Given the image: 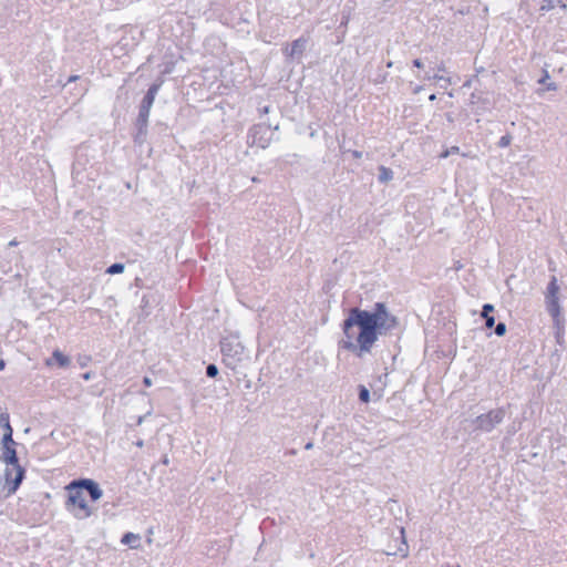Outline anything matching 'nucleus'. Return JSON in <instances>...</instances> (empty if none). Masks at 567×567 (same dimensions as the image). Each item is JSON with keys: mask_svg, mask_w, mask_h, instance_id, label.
Returning <instances> with one entry per match:
<instances>
[{"mask_svg": "<svg viewBox=\"0 0 567 567\" xmlns=\"http://www.w3.org/2000/svg\"><path fill=\"white\" fill-rule=\"evenodd\" d=\"M399 326L398 317L389 311L384 302H375L372 310L353 307L341 323L346 339L340 340L338 346L362 358L371 352L379 336L392 333Z\"/></svg>", "mask_w": 567, "mask_h": 567, "instance_id": "obj_1", "label": "nucleus"}, {"mask_svg": "<svg viewBox=\"0 0 567 567\" xmlns=\"http://www.w3.org/2000/svg\"><path fill=\"white\" fill-rule=\"evenodd\" d=\"M0 445V461L7 465L3 474V488L7 491V495L10 496L13 495L21 486L25 478L27 470L20 464L17 451L19 444L14 441L13 437H1Z\"/></svg>", "mask_w": 567, "mask_h": 567, "instance_id": "obj_2", "label": "nucleus"}, {"mask_svg": "<svg viewBox=\"0 0 567 567\" xmlns=\"http://www.w3.org/2000/svg\"><path fill=\"white\" fill-rule=\"evenodd\" d=\"M65 509L76 519L89 518L93 514V508L89 506L84 498V492L78 478L72 480L66 486Z\"/></svg>", "mask_w": 567, "mask_h": 567, "instance_id": "obj_3", "label": "nucleus"}, {"mask_svg": "<svg viewBox=\"0 0 567 567\" xmlns=\"http://www.w3.org/2000/svg\"><path fill=\"white\" fill-rule=\"evenodd\" d=\"M511 405L507 406H499L493 410H489L486 413H482L477 415L473 421V431L474 432H482V433H489L492 432L497 425H499L507 413V409Z\"/></svg>", "mask_w": 567, "mask_h": 567, "instance_id": "obj_4", "label": "nucleus"}, {"mask_svg": "<svg viewBox=\"0 0 567 567\" xmlns=\"http://www.w3.org/2000/svg\"><path fill=\"white\" fill-rule=\"evenodd\" d=\"M220 351L226 367H229V360H243L246 357L245 348L237 339L224 338L220 341Z\"/></svg>", "mask_w": 567, "mask_h": 567, "instance_id": "obj_5", "label": "nucleus"}, {"mask_svg": "<svg viewBox=\"0 0 567 567\" xmlns=\"http://www.w3.org/2000/svg\"><path fill=\"white\" fill-rule=\"evenodd\" d=\"M274 132L270 126L265 125L262 123L252 125L247 135V142L250 145H256L261 148L268 146L272 138Z\"/></svg>", "mask_w": 567, "mask_h": 567, "instance_id": "obj_6", "label": "nucleus"}, {"mask_svg": "<svg viewBox=\"0 0 567 567\" xmlns=\"http://www.w3.org/2000/svg\"><path fill=\"white\" fill-rule=\"evenodd\" d=\"M162 83H163V81L159 80V81H155L154 83H152L148 86L146 93L144 94V96L138 105V113H137L138 117H143V118H147V120L150 118L151 109L154 104L155 96L162 86Z\"/></svg>", "mask_w": 567, "mask_h": 567, "instance_id": "obj_7", "label": "nucleus"}, {"mask_svg": "<svg viewBox=\"0 0 567 567\" xmlns=\"http://www.w3.org/2000/svg\"><path fill=\"white\" fill-rule=\"evenodd\" d=\"M131 136L135 146L142 147L145 143H147L148 120L136 116L133 122Z\"/></svg>", "mask_w": 567, "mask_h": 567, "instance_id": "obj_8", "label": "nucleus"}, {"mask_svg": "<svg viewBox=\"0 0 567 567\" xmlns=\"http://www.w3.org/2000/svg\"><path fill=\"white\" fill-rule=\"evenodd\" d=\"M78 482H80L83 492L86 493L91 502L95 503L100 498H102L103 489L95 480L87 477H79Z\"/></svg>", "mask_w": 567, "mask_h": 567, "instance_id": "obj_9", "label": "nucleus"}, {"mask_svg": "<svg viewBox=\"0 0 567 567\" xmlns=\"http://www.w3.org/2000/svg\"><path fill=\"white\" fill-rule=\"evenodd\" d=\"M309 42V37L301 35L297 40H295L291 43L290 52L288 53V49L286 48V56L289 55V58L293 61L300 62L307 45Z\"/></svg>", "mask_w": 567, "mask_h": 567, "instance_id": "obj_10", "label": "nucleus"}, {"mask_svg": "<svg viewBox=\"0 0 567 567\" xmlns=\"http://www.w3.org/2000/svg\"><path fill=\"white\" fill-rule=\"evenodd\" d=\"M470 102L473 105L477 104L475 113L480 115L493 109V103L491 102V100L487 96H484L483 93L478 92L477 90H475L470 95Z\"/></svg>", "mask_w": 567, "mask_h": 567, "instance_id": "obj_11", "label": "nucleus"}, {"mask_svg": "<svg viewBox=\"0 0 567 567\" xmlns=\"http://www.w3.org/2000/svg\"><path fill=\"white\" fill-rule=\"evenodd\" d=\"M71 363V360L70 358L64 354L62 351H60L59 349H55L53 352H52V355L51 358H49L47 360V365H52V364H56L59 368H68Z\"/></svg>", "mask_w": 567, "mask_h": 567, "instance_id": "obj_12", "label": "nucleus"}, {"mask_svg": "<svg viewBox=\"0 0 567 567\" xmlns=\"http://www.w3.org/2000/svg\"><path fill=\"white\" fill-rule=\"evenodd\" d=\"M546 309L554 320H557L561 313L559 297H545Z\"/></svg>", "mask_w": 567, "mask_h": 567, "instance_id": "obj_13", "label": "nucleus"}, {"mask_svg": "<svg viewBox=\"0 0 567 567\" xmlns=\"http://www.w3.org/2000/svg\"><path fill=\"white\" fill-rule=\"evenodd\" d=\"M121 543L130 546L132 549L141 547V536L132 532H126L122 535Z\"/></svg>", "mask_w": 567, "mask_h": 567, "instance_id": "obj_14", "label": "nucleus"}, {"mask_svg": "<svg viewBox=\"0 0 567 567\" xmlns=\"http://www.w3.org/2000/svg\"><path fill=\"white\" fill-rule=\"evenodd\" d=\"M0 429L3 430L2 437H13V427L11 426L10 415L7 411L2 412L0 415Z\"/></svg>", "mask_w": 567, "mask_h": 567, "instance_id": "obj_15", "label": "nucleus"}, {"mask_svg": "<svg viewBox=\"0 0 567 567\" xmlns=\"http://www.w3.org/2000/svg\"><path fill=\"white\" fill-rule=\"evenodd\" d=\"M379 174H378V181L381 184H386L388 182L393 179V171L390 167H386L384 165H380L378 167Z\"/></svg>", "mask_w": 567, "mask_h": 567, "instance_id": "obj_16", "label": "nucleus"}, {"mask_svg": "<svg viewBox=\"0 0 567 567\" xmlns=\"http://www.w3.org/2000/svg\"><path fill=\"white\" fill-rule=\"evenodd\" d=\"M559 293V286L557 284V278L555 276H551L548 285H547V291L545 297H558Z\"/></svg>", "mask_w": 567, "mask_h": 567, "instance_id": "obj_17", "label": "nucleus"}, {"mask_svg": "<svg viewBox=\"0 0 567 567\" xmlns=\"http://www.w3.org/2000/svg\"><path fill=\"white\" fill-rule=\"evenodd\" d=\"M550 79L547 70H543V76L538 80V83L546 85L548 91H556L557 84L555 82H548Z\"/></svg>", "mask_w": 567, "mask_h": 567, "instance_id": "obj_18", "label": "nucleus"}, {"mask_svg": "<svg viewBox=\"0 0 567 567\" xmlns=\"http://www.w3.org/2000/svg\"><path fill=\"white\" fill-rule=\"evenodd\" d=\"M358 398L361 403L367 404L370 402V391L365 385H363V384L358 385Z\"/></svg>", "mask_w": 567, "mask_h": 567, "instance_id": "obj_19", "label": "nucleus"}, {"mask_svg": "<svg viewBox=\"0 0 567 567\" xmlns=\"http://www.w3.org/2000/svg\"><path fill=\"white\" fill-rule=\"evenodd\" d=\"M124 270H125V264L114 262L106 268L105 274L120 275V274L124 272Z\"/></svg>", "mask_w": 567, "mask_h": 567, "instance_id": "obj_20", "label": "nucleus"}, {"mask_svg": "<svg viewBox=\"0 0 567 567\" xmlns=\"http://www.w3.org/2000/svg\"><path fill=\"white\" fill-rule=\"evenodd\" d=\"M219 374L218 367L215 363H209L206 367V375L208 378L215 379Z\"/></svg>", "mask_w": 567, "mask_h": 567, "instance_id": "obj_21", "label": "nucleus"}, {"mask_svg": "<svg viewBox=\"0 0 567 567\" xmlns=\"http://www.w3.org/2000/svg\"><path fill=\"white\" fill-rule=\"evenodd\" d=\"M89 81H83L75 87L76 93L74 94L78 99L82 97L89 90L87 87Z\"/></svg>", "mask_w": 567, "mask_h": 567, "instance_id": "obj_22", "label": "nucleus"}, {"mask_svg": "<svg viewBox=\"0 0 567 567\" xmlns=\"http://www.w3.org/2000/svg\"><path fill=\"white\" fill-rule=\"evenodd\" d=\"M154 130L157 131L158 134L167 135L168 133V125L165 122L157 121L154 125Z\"/></svg>", "mask_w": 567, "mask_h": 567, "instance_id": "obj_23", "label": "nucleus"}, {"mask_svg": "<svg viewBox=\"0 0 567 567\" xmlns=\"http://www.w3.org/2000/svg\"><path fill=\"white\" fill-rule=\"evenodd\" d=\"M512 140L513 136L509 133H507L499 138V141L497 142V146L501 148H505L511 145Z\"/></svg>", "mask_w": 567, "mask_h": 567, "instance_id": "obj_24", "label": "nucleus"}, {"mask_svg": "<svg viewBox=\"0 0 567 567\" xmlns=\"http://www.w3.org/2000/svg\"><path fill=\"white\" fill-rule=\"evenodd\" d=\"M388 75L389 73L388 72H383L380 68L378 69V72H377V76L374 79V83L377 84H381V83H384L386 82L388 80Z\"/></svg>", "mask_w": 567, "mask_h": 567, "instance_id": "obj_25", "label": "nucleus"}, {"mask_svg": "<svg viewBox=\"0 0 567 567\" xmlns=\"http://www.w3.org/2000/svg\"><path fill=\"white\" fill-rule=\"evenodd\" d=\"M494 306L492 303H484L482 307L481 316L482 318L493 316Z\"/></svg>", "mask_w": 567, "mask_h": 567, "instance_id": "obj_26", "label": "nucleus"}, {"mask_svg": "<svg viewBox=\"0 0 567 567\" xmlns=\"http://www.w3.org/2000/svg\"><path fill=\"white\" fill-rule=\"evenodd\" d=\"M494 328H495L494 332H495L496 336H498V337L505 336V333H506V324H505V322L499 321L498 323H496L494 326Z\"/></svg>", "mask_w": 567, "mask_h": 567, "instance_id": "obj_27", "label": "nucleus"}, {"mask_svg": "<svg viewBox=\"0 0 567 567\" xmlns=\"http://www.w3.org/2000/svg\"><path fill=\"white\" fill-rule=\"evenodd\" d=\"M417 78L422 79L424 81H431V80L441 81V80H443V75H439L437 73L430 74V72H426L423 76L417 75Z\"/></svg>", "mask_w": 567, "mask_h": 567, "instance_id": "obj_28", "label": "nucleus"}, {"mask_svg": "<svg viewBox=\"0 0 567 567\" xmlns=\"http://www.w3.org/2000/svg\"><path fill=\"white\" fill-rule=\"evenodd\" d=\"M555 8V1L554 0H543L540 10L542 11H550Z\"/></svg>", "mask_w": 567, "mask_h": 567, "instance_id": "obj_29", "label": "nucleus"}, {"mask_svg": "<svg viewBox=\"0 0 567 567\" xmlns=\"http://www.w3.org/2000/svg\"><path fill=\"white\" fill-rule=\"evenodd\" d=\"M458 152H460V147L458 146H452V147L445 150L444 152H442L440 156L442 158H446V157H449L452 154H457Z\"/></svg>", "mask_w": 567, "mask_h": 567, "instance_id": "obj_30", "label": "nucleus"}, {"mask_svg": "<svg viewBox=\"0 0 567 567\" xmlns=\"http://www.w3.org/2000/svg\"><path fill=\"white\" fill-rule=\"evenodd\" d=\"M483 319L485 321V328L486 329H492L496 324L494 316L484 317Z\"/></svg>", "mask_w": 567, "mask_h": 567, "instance_id": "obj_31", "label": "nucleus"}, {"mask_svg": "<svg viewBox=\"0 0 567 567\" xmlns=\"http://www.w3.org/2000/svg\"><path fill=\"white\" fill-rule=\"evenodd\" d=\"M81 80L80 75H70L64 83H62V86L65 87L68 84L76 82Z\"/></svg>", "mask_w": 567, "mask_h": 567, "instance_id": "obj_32", "label": "nucleus"}, {"mask_svg": "<svg viewBox=\"0 0 567 567\" xmlns=\"http://www.w3.org/2000/svg\"><path fill=\"white\" fill-rule=\"evenodd\" d=\"M90 360H91V357H89V355L79 357V364L81 367H85Z\"/></svg>", "mask_w": 567, "mask_h": 567, "instance_id": "obj_33", "label": "nucleus"}, {"mask_svg": "<svg viewBox=\"0 0 567 567\" xmlns=\"http://www.w3.org/2000/svg\"><path fill=\"white\" fill-rule=\"evenodd\" d=\"M412 65L416 69H422L424 66L423 61L419 58L412 61Z\"/></svg>", "mask_w": 567, "mask_h": 567, "instance_id": "obj_34", "label": "nucleus"}, {"mask_svg": "<svg viewBox=\"0 0 567 567\" xmlns=\"http://www.w3.org/2000/svg\"><path fill=\"white\" fill-rule=\"evenodd\" d=\"M142 382H143L144 386H146V388H150L153 384L152 379L147 375L143 377Z\"/></svg>", "mask_w": 567, "mask_h": 567, "instance_id": "obj_35", "label": "nucleus"}, {"mask_svg": "<svg viewBox=\"0 0 567 567\" xmlns=\"http://www.w3.org/2000/svg\"><path fill=\"white\" fill-rule=\"evenodd\" d=\"M351 153V155L353 156V158H361L362 157V152L361 151H357V150H353V151H349Z\"/></svg>", "mask_w": 567, "mask_h": 567, "instance_id": "obj_36", "label": "nucleus"}, {"mask_svg": "<svg viewBox=\"0 0 567 567\" xmlns=\"http://www.w3.org/2000/svg\"><path fill=\"white\" fill-rule=\"evenodd\" d=\"M386 378H388L386 372L383 375L378 377L379 382H381L383 386H385V384H386Z\"/></svg>", "mask_w": 567, "mask_h": 567, "instance_id": "obj_37", "label": "nucleus"}, {"mask_svg": "<svg viewBox=\"0 0 567 567\" xmlns=\"http://www.w3.org/2000/svg\"><path fill=\"white\" fill-rule=\"evenodd\" d=\"M435 69L437 72H445L446 71L445 63L443 61H441L440 64H437Z\"/></svg>", "mask_w": 567, "mask_h": 567, "instance_id": "obj_38", "label": "nucleus"}, {"mask_svg": "<svg viewBox=\"0 0 567 567\" xmlns=\"http://www.w3.org/2000/svg\"><path fill=\"white\" fill-rule=\"evenodd\" d=\"M147 306H148V296H147V295H144V296L142 297V305H141V307H142V308H145V307H147Z\"/></svg>", "mask_w": 567, "mask_h": 567, "instance_id": "obj_39", "label": "nucleus"}, {"mask_svg": "<svg viewBox=\"0 0 567 567\" xmlns=\"http://www.w3.org/2000/svg\"><path fill=\"white\" fill-rule=\"evenodd\" d=\"M567 0H557V4L563 9V10H566L567 9V4H566Z\"/></svg>", "mask_w": 567, "mask_h": 567, "instance_id": "obj_40", "label": "nucleus"}, {"mask_svg": "<svg viewBox=\"0 0 567 567\" xmlns=\"http://www.w3.org/2000/svg\"><path fill=\"white\" fill-rule=\"evenodd\" d=\"M241 360H229V367L230 369L235 370L236 369V363L237 362H240Z\"/></svg>", "mask_w": 567, "mask_h": 567, "instance_id": "obj_41", "label": "nucleus"}, {"mask_svg": "<svg viewBox=\"0 0 567 567\" xmlns=\"http://www.w3.org/2000/svg\"><path fill=\"white\" fill-rule=\"evenodd\" d=\"M161 463H162L163 465H168V463H169V458H168V456H167L166 454L162 456V458H161Z\"/></svg>", "mask_w": 567, "mask_h": 567, "instance_id": "obj_42", "label": "nucleus"}, {"mask_svg": "<svg viewBox=\"0 0 567 567\" xmlns=\"http://www.w3.org/2000/svg\"><path fill=\"white\" fill-rule=\"evenodd\" d=\"M422 90H423V86H422V85H416V86H414V89L412 90V93H413V94H419Z\"/></svg>", "mask_w": 567, "mask_h": 567, "instance_id": "obj_43", "label": "nucleus"}, {"mask_svg": "<svg viewBox=\"0 0 567 567\" xmlns=\"http://www.w3.org/2000/svg\"><path fill=\"white\" fill-rule=\"evenodd\" d=\"M92 375H93V372L89 371V372L83 373L82 378L84 380H90L92 378Z\"/></svg>", "mask_w": 567, "mask_h": 567, "instance_id": "obj_44", "label": "nucleus"}, {"mask_svg": "<svg viewBox=\"0 0 567 567\" xmlns=\"http://www.w3.org/2000/svg\"><path fill=\"white\" fill-rule=\"evenodd\" d=\"M442 81H444V85H441V86H442V87H444V89H445L447 85H450V84H451V79H450V78H445V76H443V80H442Z\"/></svg>", "mask_w": 567, "mask_h": 567, "instance_id": "obj_45", "label": "nucleus"}, {"mask_svg": "<svg viewBox=\"0 0 567 567\" xmlns=\"http://www.w3.org/2000/svg\"><path fill=\"white\" fill-rule=\"evenodd\" d=\"M18 245H19V241H18L16 238H14V239H12V240L8 244V246H9V247H16V246H18Z\"/></svg>", "mask_w": 567, "mask_h": 567, "instance_id": "obj_46", "label": "nucleus"}, {"mask_svg": "<svg viewBox=\"0 0 567 567\" xmlns=\"http://www.w3.org/2000/svg\"><path fill=\"white\" fill-rule=\"evenodd\" d=\"M145 417H146V415L138 416L137 420H136V424L137 425L142 424V422L144 421Z\"/></svg>", "mask_w": 567, "mask_h": 567, "instance_id": "obj_47", "label": "nucleus"}, {"mask_svg": "<svg viewBox=\"0 0 567 567\" xmlns=\"http://www.w3.org/2000/svg\"><path fill=\"white\" fill-rule=\"evenodd\" d=\"M6 368V361L3 359H0V371L4 370Z\"/></svg>", "mask_w": 567, "mask_h": 567, "instance_id": "obj_48", "label": "nucleus"}, {"mask_svg": "<svg viewBox=\"0 0 567 567\" xmlns=\"http://www.w3.org/2000/svg\"><path fill=\"white\" fill-rule=\"evenodd\" d=\"M471 84H472V80L470 79V80H467V81H465V82H464L463 86H464V87H470V86H471Z\"/></svg>", "mask_w": 567, "mask_h": 567, "instance_id": "obj_49", "label": "nucleus"}, {"mask_svg": "<svg viewBox=\"0 0 567 567\" xmlns=\"http://www.w3.org/2000/svg\"><path fill=\"white\" fill-rule=\"evenodd\" d=\"M312 446H313V443H312V442H308V443L305 445V449H306V450H310V449H312Z\"/></svg>", "mask_w": 567, "mask_h": 567, "instance_id": "obj_50", "label": "nucleus"}, {"mask_svg": "<svg viewBox=\"0 0 567 567\" xmlns=\"http://www.w3.org/2000/svg\"><path fill=\"white\" fill-rule=\"evenodd\" d=\"M430 101H435L436 100V95L435 94H431L430 97H429Z\"/></svg>", "mask_w": 567, "mask_h": 567, "instance_id": "obj_51", "label": "nucleus"}, {"mask_svg": "<svg viewBox=\"0 0 567 567\" xmlns=\"http://www.w3.org/2000/svg\"><path fill=\"white\" fill-rule=\"evenodd\" d=\"M286 454H292L293 455V454H296V451L293 449H291L289 451L286 450Z\"/></svg>", "mask_w": 567, "mask_h": 567, "instance_id": "obj_52", "label": "nucleus"}, {"mask_svg": "<svg viewBox=\"0 0 567 567\" xmlns=\"http://www.w3.org/2000/svg\"><path fill=\"white\" fill-rule=\"evenodd\" d=\"M392 66H393V62L392 61L386 62V68H392Z\"/></svg>", "mask_w": 567, "mask_h": 567, "instance_id": "obj_53", "label": "nucleus"}, {"mask_svg": "<svg viewBox=\"0 0 567 567\" xmlns=\"http://www.w3.org/2000/svg\"><path fill=\"white\" fill-rule=\"evenodd\" d=\"M246 381H247V382H246L245 386H246L247 389H249V388H250V381H249V380H246Z\"/></svg>", "mask_w": 567, "mask_h": 567, "instance_id": "obj_54", "label": "nucleus"}, {"mask_svg": "<svg viewBox=\"0 0 567 567\" xmlns=\"http://www.w3.org/2000/svg\"><path fill=\"white\" fill-rule=\"evenodd\" d=\"M136 445H137V446H142V445H143V441H142V440H141V441H138V442L136 443Z\"/></svg>", "mask_w": 567, "mask_h": 567, "instance_id": "obj_55", "label": "nucleus"}, {"mask_svg": "<svg viewBox=\"0 0 567 567\" xmlns=\"http://www.w3.org/2000/svg\"><path fill=\"white\" fill-rule=\"evenodd\" d=\"M456 567H461L460 565H457Z\"/></svg>", "mask_w": 567, "mask_h": 567, "instance_id": "obj_56", "label": "nucleus"}]
</instances>
